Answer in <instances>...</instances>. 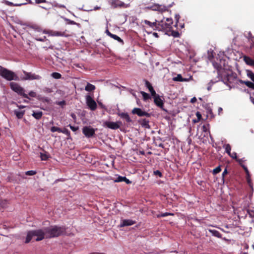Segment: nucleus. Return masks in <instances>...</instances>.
Wrapping results in <instances>:
<instances>
[{
    "label": "nucleus",
    "mask_w": 254,
    "mask_h": 254,
    "mask_svg": "<svg viewBox=\"0 0 254 254\" xmlns=\"http://www.w3.org/2000/svg\"><path fill=\"white\" fill-rule=\"evenodd\" d=\"M153 97L155 105L163 110L164 102L160 97L158 95L156 94L155 96H153Z\"/></svg>",
    "instance_id": "2eb2a0df"
},
{
    "label": "nucleus",
    "mask_w": 254,
    "mask_h": 254,
    "mask_svg": "<svg viewBox=\"0 0 254 254\" xmlns=\"http://www.w3.org/2000/svg\"><path fill=\"white\" fill-rule=\"evenodd\" d=\"M173 80L176 81H186L187 79L184 78L181 74H178L177 76L173 78Z\"/></svg>",
    "instance_id": "7c9ffc66"
},
{
    "label": "nucleus",
    "mask_w": 254,
    "mask_h": 254,
    "mask_svg": "<svg viewBox=\"0 0 254 254\" xmlns=\"http://www.w3.org/2000/svg\"><path fill=\"white\" fill-rule=\"evenodd\" d=\"M172 35L174 37H179L180 34L178 31H172Z\"/></svg>",
    "instance_id": "09e8293b"
},
{
    "label": "nucleus",
    "mask_w": 254,
    "mask_h": 254,
    "mask_svg": "<svg viewBox=\"0 0 254 254\" xmlns=\"http://www.w3.org/2000/svg\"><path fill=\"white\" fill-rule=\"evenodd\" d=\"M31 28L35 30V34H34L35 39L38 41L44 42L47 40V38L45 36H43L42 37H40L39 36L38 33H44L43 31L44 30H42L40 27L36 25H32L30 26Z\"/></svg>",
    "instance_id": "0eeeda50"
},
{
    "label": "nucleus",
    "mask_w": 254,
    "mask_h": 254,
    "mask_svg": "<svg viewBox=\"0 0 254 254\" xmlns=\"http://www.w3.org/2000/svg\"><path fill=\"white\" fill-rule=\"evenodd\" d=\"M122 124L121 122H113L106 121L103 124V126L107 127L112 129H117L120 127V125Z\"/></svg>",
    "instance_id": "9b49d317"
},
{
    "label": "nucleus",
    "mask_w": 254,
    "mask_h": 254,
    "mask_svg": "<svg viewBox=\"0 0 254 254\" xmlns=\"http://www.w3.org/2000/svg\"><path fill=\"white\" fill-rule=\"evenodd\" d=\"M51 131L52 132H54L56 131H58L59 132H61L62 131V129L60 127H52L51 128Z\"/></svg>",
    "instance_id": "4c0bfd02"
},
{
    "label": "nucleus",
    "mask_w": 254,
    "mask_h": 254,
    "mask_svg": "<svg viewBox=\"0 0 254 254\" xmlns=\"http://www.w3.org/2000/svg\"><path fill=\"white\" fill-rule=\"evenodd\" d=\"M28 95L32 97H35L36 96V93L34 91H30Z\"/></svg>",
    "instance_id": "6e6d98bb"
},
{
    "label": "nucleus",
    "mask_w": 254,
    "mask_h": 254,
    "mask_svg": "<svg viewBox=\"0 0 254 254\" xmlns=\"http://www.w3.org/2000/svg\"><path fill=\"white\" fill-rule=\"evenodd\" d=\"M61 132H62L65 135H67V138H70V131L66 128H64L63 129H62V131Z\"/></svg>",
    "instance_id": "f704fd0d"
},
{
    "label": "nucleus",
    "mask_w": 254,
    "mask_h": 254,
    "mask_svg": "<svg viewBox=\"0 0 254 254\" xmlns=\"http://www.w3.org/2000/svg\"><path fill=\"white\" fill-rule=\"evenodd\" d=\"M0 75L8 81L18 80V76L15 73L0 65Z\"/></svg>",
    "instance_id": "39448f33"
},
{
    "label": "nucleus",
    "mask_w": 254,
    "mask_h": 254,
    "mask_svg": "<svg viewBox=\"0 0 254 254\" xmlns=\"http://www.w3.org/2000/svg\"><path fill=\"white\" fill-rule=\"evenodd\" d=\"M14 114L16 115V117L19 119H22L23 118V116L25 113V111H18L17 110H15L14 111Z\"/></svg>",
    "instance_id": "c756f323"
},
{
    "label": "nucleus",
    "mask_w": 254,
    "mask_h": 254,
    "mask_svg": "<svg viewBox=\"0 0 254 254\" xmlns=\"http://www.w3.org/2000/svg\"><path fill=\"white\" fill-rule=\"evenodd\" d=\"M173 20L172 18H164L163 20L158 22V31H162L165 32H170L172 28V24Z\"/></svg>",
    "instance_id": "20e7f679"
},
{
    "label": "nucleus",
    "mask_w": 254,
    "mask_h": 254,
    "mask_svg": "<svg viewBox=\"0 0 254 254\" xmlns=\"http://www.w3.org/2000/svg\"><path fill=\"white\" fill-rule=\"evenodd\" d=\"M5 4L8 6H21L22 5V4H14L13 3L10 2V1H5Z\"/></svg>",
    "instance_id": "a19ab883"
},
{
    "label": "nucleus",
    "mask_w": 254,
    "mask_h": 254,
    "mask_svg": "<svg viewBox=\"0 0 254 254\" xmlns=\"http://www.w3.org/2000/svg\"><path fill=\"white\" fill-rule=\"evenodd\" d=\"M209 124L204 125L202 126V131L203 132H207V131H208V130H209Z\"/></svg>",
    "instance_id": "a18cd8bd"
},
{
    "label": "nucleus",
    "mask_w": 254,
    "mask_h": 254,
    "mask_svg": "<svg viewBox=\"0 0 254 254\" xmlns=\"http://www.w3.org/2000/svg\"><path fill=\"white\" fill-rule=\"evenodd\" d=\"M68 21H69V22H68V24H72V25H79V24L77 23L76 22H75V21H74L70 20H68Z\"/></svg>",
    "instance_id": "052dcab7"
},
{
    "label": "nucleus",
    "mask_w": 254,
    "mask_h": 254,
    "mask_svg": "<svg viewBox=\"0 0 254 254\" xmlns=\"http://www.w3.org/2000/svg\"><path fill=\"white\" fill-rule=\"evenodd\" d=\"M236 160L239 163L241 167H242V165H244L243 163L245 161V160L243 159L237 158Z\"/></svg>",
    "instance_id": "603ef678"
},
{
    "label": "nucleus",
    "mask_w": 254,
    "mask_h": 254,
    "mask_svg": "<svg viewBox=\"0 0 254 254\" xmlns=\"http://www.w3.org/2000/svg\"><path fill=\"white\" fill-rule=\"evenodd\" d=\"M36 171L31 170V171H28L27 172H26V174L27 175H29V176H33V175H34L35 174H36Z\"/></svg>",
    "instance_id": "de8ad7c7"
},
{
    "label": "nucleus",
    "mask_w": 254,
    "mask_h": 254,
    "mask_svg": "<svg viewBox=\"0 0 254 254\" xmlns=\"http://www.w3.org/2000/svg\"><path fill=\"white\" fill-rule=\"evenodd\" d=\"M46 228V238L57 237L65 234L66 228L64 226H53Z\"/></svg>",
    "instance_id": "f03ea898"
},
{
    "label": "nucleus",
    "mask_w": 254,
    "mask_h": 254,
    "mask_svg": "<svg viewBox=\"0 0 254 254\" xmlns=\"http://www.w3.org/2000/svg\"><path fill=\"white\" fill-rule=\"evenodd\" d=\"M131 113L134 115H137L139 117L145 116L147 117H150L151 116V114L150 113H148L144 111H143L140 108H134L132 110Z\"/></svg>",
    "instance_id": "f8f14e48"
},
{
    "label": "nucleus",
    "mask_w": 254,
    "mask_h": 254,
    "mask_svg": "<svg viewBox=\"0 0 254 254\" xmlns=\"http://www.w3.org/2000/svg\"><path fill=\"white\" fill-rule=\"evenodd\" d=\"M153 35L155 37H157V38H158V37H159V36H158V34H157V33H156V32H154V33H153Z\"/></svg>",
    "instance_id": "338daca9"
},
{
    "label": "nucleus",
    "mask_w": 254,
    "mask_h": 254,
    "mask_svg": "<svg viewBox=\"0 0 254 254\" xmlns=\"http://www.w3.org/2000/svg\"><path fill=\"white\" fill-rule=\"evenodd\" d=\"M10 87L13 91L16 92L19 95L22 96L24 98L29 99L28 95L25 93L24 89L17 83L10 82Z\"/></svg>",
    "instance_id": "423d86ee"
},
{
    "label": "nucleus",
    "mask_w": 254,
    "mask_h": 254,
    "mask_svg": "<svg viewBox=\"0 0 254 254\" xmlns=\"http://www.w3.org/2000/svg\"><path fill=\"white\" fill-rule=\"evenodd\" d=\"M50 157V155L48 153L46 152L45 153H40V158L42 160L46 161Z\"/></svg>",
    "instance_id": "2f4dec72"
},
{
    "label": "nucleus",
    "mask_w": 254,
    "mask_h": 254,
    "mask_svg": "<svg viewBox=\"0 0 254 254\" xmlns=\"http://www.w3.org/2000/svg\"><path fill=\"white\" fill-rule=\"evenodd\" d=\"M106 33L111 38H113L114 39L118 41L119 42L122 43V44H124L123 40L118 36L111 33L108 30H107L106 31Z\"/></svg>",
    "instance_id": "6ab92c4d"
},
{
    "label": "nucleus",
    "mask_w": 254,
    "mask_h": 254,
    "mask_svg": "<svg viewBox=\"0 0 254 254\" xmlns=\"http://www.w3.org/2000/svg\"><path fill=\"white\" fill-rule=\"evenodd\" d=\"M221 69L218 70V74L221 76V78L223 82L227 85L230 88L234 87L235 84H239L240 83L239 79L237 78L236 74L233 73H228L224 71L222 74H221Z\"/></svg>",
    "instance_id": "f257e3e1"
},
{
    "label": "nucleus",
    "mask_w": 254,
    "mask_h": 254,
    "mask_svg": "<svg viewBox=\"0 0 254 254\" xmlns=\"http://www.w3.org/2000/svg\"><path fill=\"white\" fill-rule=\"evenodd\" d=\"M140 93L142 94L143 100L144 101H146L150 98V96L148 93L143 91H141Z\"/></svg>",
    "instance_id": "c9c22d12"
},
{
    "label": "nucleus",
    "mask_w": 254,
    "mask_h": 254,
    "mask_svg": "<svg viewBox=\"0 0 254 254\" xmlns=\"http://www.w3.org/2000/svg\"><path fill=\"white\" fill-rule=\"evenodd\" d=\"M169 215H174V214L169 212L162 213L160 215H158V217H164Z\"/></svg>",
    "instance_id": "ea45409f"
},
{
    "label": "nucleus",
    "mask_w": 254,
    "mask_h": 254,
    "mask_svg": "<svg viewBox=\"0 0 254 254\" xmlns=\"http://www.w3.org/2000/svg\"><path fill=\"white\" fill-rule=\"evenodd\" d=\"M145 86L148 89L152 96H155L156 94V92L154 90L151 84L147 80H145Z\"/></svg>",
    "instance_id": "aec40b11"
},
{
    "label": "nucleus",
    "mask_w": 254,
    "mask_h": 254,
    "mask_svg": "<svg viewBox=\"0 0 254 254\" xmlns=\"http://www.w3.org/2000/svg\"><path fill=\"white\" fill-rule=\"evenodd\" d=\"M96 89V87L95 85L90 84L89 83H87L86 86L85 87V90L86 91L91 92L94 91Z\"/></svg>",
    "instance_id": "bb28decb"
},
{
    "label": "nucleus",
    "mask_w": 254,
    "mask_h": 254,
    "mask_svg": "<svg viewBox=\"0 0 254 254\" xmlns=\"http://www.w3.org/2000/svg\"><path fill=\"white\" fill-rule=\"evenodd\" d=\"M149 121L146 119H141L139 121V124L143 127L146 128H150V126L149 125Z\"/></svg>",
    "instance_id": "412c9836"
},
{
    "label": "nucleus",
    "mask_w": 254,
    "mask_h": 254,
    "mask_svg": "<svg viewBox=\"0 0 254 254\" xmlns=\"http://www.w3.org/2000/svg\"><path fill=\"white\" fill-rule=\"evenodd\" d=\"M153 174L155 176H157L160 178L162 177V173L159 170H155L153 171Z\"/></svg>",
    "instance_id": "79ce46f5"
},
{
    "label": "nucleus",
    "mask_w": 254,
    "mask_h": 254,
    "mask_svg": "<svg viewBox=\"0 0 254 254\" xmlns=\"http://www.w3.org/2000/svg\"><path fill=\"white\" fill-rule=\"evenodd\" d=\"M228 174V171H227V168H225V169L223 171V172L222 173V179H223V181L224 180V177H225V176L226 174Z\"/></svg>",
    "instance_id": "4d7b16f0"
},
{
    "label": "nucleus",
    "mask_w": 254,
    "mask_h": 254,
    "mask_svg": "<svg viewBox=\"0 0 254 254\" xmlns=\"http://www.w3.org/2000/svg\"><path fill=\"white\" fill-rule=\"evenodd\" d=\"M249 39L252 41L253 42L254 41V36H253L251 32H249Z\"/></svg>",
    "instance_id": "bf43d9fd"
},
{
    "label": "nucleus",
    "mask_w": 254,
    "mask_h": 254,
    "mask_svg": "<svg viewBox=\"0 0 254 254\" xmlns=\"http://www.w3.org/2000/svg\"><path fill=\"white\" fill-rule=\"evenodd\" d=\"M42 115L43 113L42 111L33 112L32 114V116L37 120L40 119L42 118Z\"/></svg>",
    "instance_id": "cd10ccee"
},
{
    "label": "nucleus",
    "mask_w": 254,
    "mask_h": 254,
    "mask_svg": "<svg viewBox=\"0 0 254 254\" xmlns=\"http://www.w3.org/2000/svg\"><path fill=\"white\" fill-rule=\"evenodd\" d=\"M239 82L241 84H245L248 87L254 89V82H252L250 81H244L243 80H240Z\"/></svg>",
    "instance_id": "a878e982"
},
{
    "label": "nucleus",
    "mask_w": 254,
    "mask_h": 254,
    "mask_svg": "<svg viewBox=\"0 0 254 254\" xmlns=\"http://www.w3.org/2000/svg\"><path fill=\"white\" fill-rule=\"evenodd\" d=\"M86 104L92 111H95L97 108V104L90 95L86 96Z\"/></svg>",
    "instance_id": "1a4fd4ad"
},
{
    "label": "nucleus",
    "mask_w": 254,
    "mask_h": 254,
    "mask_svg": "<svg viewBox=\"0 0 254 254\" xmlns=\"http://www.w3.org/2000/svg\"><path fill=\"white\" fill-rule=\"evenodd\" d=\"M179 18H180V15H176L175 18L176 19L177 21L179 20Z\"/></svg>",
    "instance_id": "774afa93"
},
{
    "label": "nucleus",
    "mask_w": 254,
    "mask_h": 254,
    "mask_svg": "<svg viewBox=\"0 0 254 254\" xmlns=\"http://www.w3.org/2000/svg\"><path fill=\"white\" fill-rule=\"evenodd\" d=\"M40 7L43 8V9H44L45 10H49L51 8V5H49L48 4H47V5H45V6H40Z\"/></svg>",
    "instance_id": "5fc2aeb1"
},
{
    "label": "nucleus",
    "mask_w": 254,
    "mask_h": 254,
    "mask_svg": "<svg viewBox=\"0 0 254 254\" xmlns=\"http://www.w3.org/2000/svg\"><path fill=\"white\" fill-rule=\"evenodd\" d=\"M47 2H49V1H46V0H35V3L37 4L46 3L47 4Z\"/></svg>",
    "instance_id": "8fccbe9b"
},
{
    "label": "nucleus",
    "mask_w": 254,
    "mask_h": 254,
    "mask_svg": "<svg viewBox=\"0 0 254 254\" xmlns=\"http://www.w3.org/2000/svg\"><path fill=\"white\" fill-rule=\"evenodd\" d=\"M47 4L51 5L53 7H57L60 8H65V6L64 4H59L56 1L47 2Z\"/></svg>",
    "instance_id": "4be33fe9"
},
{
    "label": "nucleus",
    "mask_w": 254,
    "mask_h": 254,
    "mask_svg": "<svg viewBox=\"0 0 254 254\" xmlns=\"http://www.w3.org/2000/svg\"><path fill=\"white\" fill-rule=\"evenodd\" d=\"M222 108L221 107H219L218 109V114H220L221 112L222 111Z\"/></svg>",
    "instance_id": "69168bd1"
},
{
    "label": "nucleus",
    "mask_w": 254,
    "mask_h": 254,
    "mask_svg": "<svg viewBox=\"0 0 254 254\" xmlns=\"http://www.w3.org/2000/svg\"><path fill=\"white\" fill-rule=\"evenodd\" d=\"M221 171V169L220 166H219L217 167L216 168H215L213 170L212 173L213 175H216V174L219 173Z\"/></svg>",
    "instance_id": "58836bf2"
},
{
    "label": "nucleus",
    "mask_w": 254,
    "mask_h": 254,
    "mask_svg": "<svg viewBox=\"0 0 254 254\" xmlns=\"http://www.w3.org/2000/svg\"><path fill=\"white\" fill-rule=\"evenodd\" d=\"M242 167L244 169L246 174V176L249 177V176H250V173L248 169V168L245 165H242Z\"/></svg>",
    "instance_id": "49530a36"
},
{
    "label": "nucleus",
    "mask_w": 254,
    "mask_h": 254,
    "mask_svg": "<svg viewBox=\"0 0 254 254\" xmlns=\"http://www.w3.org/2000/svg\"><path fill=\"white\" fill-rule=\"evenodd\" d=\"M208 231L211 233L213 236L216 237L217 238H221V234L219 233V231L216 230H211L208 229Z\"/></svg>",
    "instance_id": "c85d7f7f"
},
{
    "label": "nucleus",
    "mask_w": 254,
    "mask_h": 254,
    "mask_svg": "<svg viewBox=\"0 0 254 254\" xmlns=\"http://www.w3.org/2000/svg\"><path fill=\"white\" fill-rule=\"evenodd\" d=\"M95 129L91 127H84L82 128V132L88 138L91 137L95 135Z\"/></svg>",
    "instance_id": "9d476101"
},
{
    "label": "nucleus",
    "mask_w": 254,
    "mask_h": 254,
    "mask_svg": "<svg viewBox=\"0 0 254 254\" xmlns=\"http://www.w3.org/2000/svg\"><path fill=\"white\" fill-rule=\"evenodd\" d=\"M244 61L248 65L254 67V60L248 56L244 57Z\"/></svg>",
    "instance_id": "5701e85b"
},
{
    "label": "nucleus",
    "mask_w": 254,
    "mask_h": 254,
    "mask_svg": "<svg viewBox=\"0 0 254 254\" xmlns=\"http://www.w3.org/2000/svg\"><path fill=\"white\" fill-rule=\"evenodd\" d=\"M246 179L249 186L253 189V183L252 182L250 176H246Z\"/></svg>",
    "instance_id": "c03bdc74"
},
{
    "label": "nucleus",
    "mask_w": 254,
    "mask_h": 254,
    "mask_svg": "<svg viewBox=\"0 0 254 254\" xmlns=\"http://www.w3.org/2000/svg\"><path fill=\"white\" fill-rule=\"evenodd\" d=\"M208 113H209V114H210V115L211 116V117H212V118H213V117H214V115H213V113H212V110H211V109H210V110H209L208 111Z\"/></svg>",
    "instance_id": "0e129e2a"
},
{
    "label": "nucleus",
    "mask_w": 254,
    "mask_h": 254,
    "mask_svg": "<svg viewBox=\"0 0 254 254\" xmlns=\"http://www.w3.org/2000/svg\"><path fill=\"white\" fill-rule=\"evenodd\" d=\"M196 100H197L196 98L195 97H194L192 98H191V99L190 100V102L191 103H194L195 102H196Z\"/></svg>",
    "instance_id": "e2e57ef3"
},
{
    "label": "nucleus",
    "mask_w": 254,
    "mask_h": 254,
    "mask_svg": "<svg viewBox=\"0 0 254 254\" xmlns=\"http://www.w3.org/2000/svg\"><path fill=\"white\" fill-rule=\"evenodd\" d=\"M250 98L252 102L254 104V92L251 95Z\"/></svg>",
    "instance_id": "680f3d73"
},
{
    "label": "nucleus",
    "mask_w": 254,
    "mask_h": 254,
    "mask_svg": "<svg viewBox=\"0 0 254 254\" xmlns=\"http://www.w3.org/2000/svg\"><path fill=\"white\" fill-rule=\"evenodd\" d=\"M119 116L123 119L126 120L127 123H130L132 122L130 117L127 113H122L119 114Z\"/></svg>",
    "instance_id": "b1692460"
},
{
    "label": "nucleus",
    "mask_w": 254,
    "mask_h": 254,
    "mask_svg": "<svg viewBox=\"0 0 254 254\" xmlns=\"http://www.w3.org/2000/svg\"><path fill=\"white\" fill-rule=\"evenodd\" d=\"M223 147L225 149V151L228 153V155H230L231 147L229 144H226L223 146Z\"/></svg>",
    "instance_id": "473e14b6"
},
{
    "label": "nucleus",
    "mask_w": 254,
    "mask_h": 254,
    "mask_svg": "<svg viewBox=\"0 0 254 254\" xmlns=\"http://www.w3.org/2000/svg\"><path fill=\"white\" fill-rule=\"evenodd\" d=\"M196 116L197 118L198 121H200L201 119V115L199 112H197L196 113Z\"/></svg>",
    "instance_id": "13d9d810"
},
{
    "label": "nucleus",
    "mask_w": 254,
    "mask_h": 254,
    "mask_svg": "<svg viewBox=\"0 0 254 254\" xmlns=\"http://www.w3.org/2000/svg\"><path fill=\"white\" fill-rule=\"evenodd\" d=\"M44 34H47L49 36L54 37H67L65 31H58L53 30H44L43 31Z\"/></svg>",
    "instance_id": "6e6552de"
},
{
    "label": "nucleus",
    "mask_w": 254,
    "mask_h": 254,
    "mask_svg": "<svg viewBox=\"0 0 254 254\" xmlns=\"http://www.w3.org/2000/svg\"><path fill=\"white\" fill-rule=\"evenodd\" d=\"M68 127H69L73 131H76L78 129V127H73L70 124L68 126Z\"/></svg>",
    "instance_id": "3c124183"
},
{
    "label": "nucleus",
    "mask_w": 254,
    "mask_h": 254,
    "mask_svg": "<svg viewBox=\"0 0 254 254\" xmlns=\"http://www.w3.org/2000/svg\"><path fill=\"white\" fill-rule=\"evenodd\" d=\"M56 104L58 105L63 108L66 105V102L64 100H63L62 101L56 102Z\"/></svg>",
    "instance_id": "37998d69"
},
{
    "label": "nucleus",
    "mask_w": 254,
    "mask_h": 254,
    "mask_svg": "<svg viewBox=\"0 0 254 254\" xmlns=\"http://www.w3.org/2000/svg\"><path fill=\"white\" fill-rule=\"evenodd\" d=\"M231 158H233V159H237V153L235 152H233V153H230V155H229Z\"/></svg>",
    "instance_id": "864d4df0"
},
{
    "label": "nucleus",
    "mask_w": 254,
    "mask_h": 254,
    "mask_svg": "<svg viewBox=\"0 0 254 254\" xmlns=\"http://www.w3.org/2000/svg\"><path fill=\"white\" fill-rule=\"evenodd\" d=\"M110 4L113 8H116L117 7L125 8L127 7V5L124 2L119 0H113L111 1Z\"/></svg>",
    "instance_id": "4468645a"
},
{
    "label": "nucleus",
    "mask_w": 254,
    "mask_h": 254,
    "mask_svg": "<svg viewBox=\"0 0 254 254\" xmlns=\"http://www.w3.org/2000/svg\"><path fill=\"white\" fill-rule=\"evenodd\" d=\"M116 182H125L127 184H130L131 182L127 179L126 177L119 176L116 180Z\"/></svg>",
    "instance_id": "393cba45"
},
{
    "label": "nucleus",
    "mask_w": 254,
    "mask_h": 254,
    "mask_svg": "<svg viewBox=\"0 0 254 254\" xmlns=\"http://www.w3.org/2000/svg\"><path fill=\"white\" fill-rule=\"evenodd\" d=\"M34 237H37L35 239L36 241L44 239L46 238V228L29 231L27 235L25 243H29Z\"/></svg>",
    "instance_id": "7ed1b4c3"
},
{
    "label": "nucleus",
    "mask_w": 254,
    "mask_h": 254,
    "mask_svg": "<svg viewBox=\"0 0 254 254\" xmlns=\"http://www.w3.org/2000/svg\"><path fill=\"white\" fill-rule=\"evenodd\" d=\"M51 76L55 79H60L62 77V75L60 73L56 72H53Z\"/></svg>",
    "instance_id": "e433bc0d"
},
{
    "label": "nucleus",
    "mask_w": 254,
    "mask_h": 254,
    "mask_svg": "<svg viewBox=\"0 0 254 254\" xmlns=\"http://www.w3.org/2000/svg\"><path fill=\"white\" fill-rule=\"evenodd\" d=\"M152 8L154 10H158L161 12H164L168 10V7L164 5L155 4L152 6Z\"/></svg>",
    "instance_id": "f3484780"
},
{
    "label": "nucleus",
    "mask_w": 254,
    "mask_h": 254,
    "mask_svg": "<svg viewBox=\"0 0 254 254\" xmlns=\"http://www.w3.org/2000/svg\"><path fill=\"white\" fill-rule=\"evenodd\" d=\"M136 222L131 219H124L120 224L121 227L128 226L135 224Z\"/></svg>",
    "instance_id": "a211bd4d"
},
{
    "label": "nucleus",
    "mask_w": 254,
    "mask_h": 254,
    "mask_svg": "<svg viewBox=\"0 0 254 254\" xmlns=\"http://www.w3.org/2000/svg\"><path fill=\"white\" fill-rule=\"evenodd\" d=\"M23 73L25 75L24 80H39L41 78L40 75L35 73L27 72L25 71H23Z\"/></svg>",
    "instance_id": "ddd939ff"
},
{
    "label": "nucleus",
    "mask_w": 254,
    "mask_h": 254,
    "mask_svg": "<svg viewBox=\"0 0 254 254\" xmlns=\"http://www.w3.org/2000/svg\"><path fill=\"white\" fill-rule=\"evenodd\" d=\"M247 76L254 82V73L251 70H247Z\"/></svg>",
    "instance_id": "72a5a7b5"
},
{
    "label": "nucleus",
    "mask_w": 254,
    "mask_h": 254,
    "mask_svg": "<svg viewBox=\"0 0 254 254\" xmlns=\"http://www.w3.org/2000/svg\"><path fill=\"white\" fill-rule=\"evenodd\" d=\"M143 22L147 25L149 27H151L154 30H158L157 28L158 27V22L156 20H155V22H151L147 20H144Z\"/></svg>",
    "instance_id": "dca6fc26"
}]
</instances>
